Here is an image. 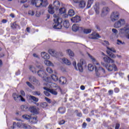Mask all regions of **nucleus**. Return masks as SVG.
Wrapping results in <instances>:
<instances>
[{
    "mask_svg": "<svg viewBox=\"0 0 129 129\" xmlns=\"http://www.w3.org/2000/svg\"><path fill=\"white\" fill-rule=\"evenodd\" d=\"M50 78H46L44 79V81L47 83H44V85H46V87H44L43 89L44 90H46L53 94V95H57L58 94L57 93V89H58V85L57 84L51 82V80H50Z\"/></svg>",
    "mask_w": 129,
    "mask_h": 129,
    "instance_id": "1",
    "label": "nucleus"
},
{
    "mask_svg": "<svg viewBox=\"0 0 129 129\" xmlns=\"http://www.w3.org/2000/svg\"><path fill=\"white\" fill-rule=\"evenodd\" d=\"M87 54L90 60H91L94 65H95V71L96 76L98 77H101V76H100V73L104 74L105 73V70H104V69L100 67V64L98 62H97V60H96L94 57L92 56V55H90L89 53Z\"/></svg>",
    "mask_w": 129,
    "mask_h": 129,
    "instance_id": "2",
    "label": "nucleus"
},
{
    "mask_svg": "<svg viewBox=\"0 0 129 129\" xmlns=\"http://www.w3.org/2000/svg\"><path fill=\"white\" fill-rule=\"evenodd\" d=\"M53 18H54L53 19L54 22L53 23V28L58 30L62 29V22H63V20L60 17L59 14L57 15L56 14L53 15Z\"/></svg>",
    "mask_w": 129,
    "mask_h": 129,
    "instance_id": "3",
    "label": "nucleus"
},
{
    "mask_svg": "<svg viewBox=\"0 0 129 129\" xmlns=\"http://www.w3.org/2000/svg\"><path fill=\"white\" fill-rule=\"evenodd\" d=\"M83 66L86 67V61L83 59H81L77 64L78 70L80 72H83Z\"/></svg>",
    "mask_w": 129,
    "mask_h": 129,
    "instance_id": "4",
    "label": "nucleus"
},
{
    "mask_svg": "<svg viewBox=\"0 0 129 129\" xmlns=\"http://www.w3.org/2000/svg\"><path fill=\"white\" fill-rule=\"evenodd\" d=\"M119 19V13L117 11L113 12L111 14L110 19L112 22H115Z\"/></svg>",
    "mask_w": 129,
    "mask_h": 129,
    "instance_id": "5",
    "label": "nucleus"
},
{
    "mask_svg": "<svg viewBox=\"0 0 129 129\" xmlns=\"http://www.w3.org/2000/svg\"><path fill=\"white\" fill-rule=\"evenodd\" d=\"M107 49H108V50H107V53L109 55V56L111 57V58H116V56H115V55L112 53V52L115 53L116 52L115 49L114 48H109V47H107Z\"/></svg>",
    "mask_w": 129,
    "mask_h": 129,
    "instance_id": "6",
    "label": "nucleus"
},
{
    "mask_svg": "<svg viewBox=\"0 0 129 129\" xmlns=\"http://www.w3.org/2000/svg\"><path fill=\"white\" fill-rule=\"evenodd\" d=\"M13 97L14 99V100H15V101H20V100H21V101H25V99L24 98V97H22V95H18V94H17L16 93H14L13 94Z\"/></svg>",
    "mask_w": 129,
    "mask_h": 129,
    "instance_id": "7",
    "label": "nucleus"
},
{
    "mask_svg": "<svg viewBox=\"0 0 129 129\" xmlns=\"http://www.w3.org/2000/svg\"><path fill=\"white\" fill-rule=\"evenodd\" d=\"M125 24V21L123 19H120L118 20L117 22H116L114 25V28L118 29V28H120V27L123 26Z\"/></svg>",
    "mask_w": 129,
    "mask_h": 129,
    "instance_id": "8",
    "label": "nucleus"
},
{
    "mask_svg": "<svg viewBox=\"0 0 129 129\" xmlns=\"http://www.w3.org/2000/svg\"><path fill=\"white\" fill-rule=\"evenodd\" d=\"M17 126L18 127H20V128H25V129H30L31 126L28 125L26 123H22L20 122H18L17 123Z\"/></svg>",
    "mask_w": 129,
    "mask_h": 129,
    "instance_id": "9",
    "label": "nucleus"
},
{
    "mask_svg": "<svg viewBox=\"0 0 129 129\" xmlns=\"http://www.w3.org/2000/svg\"><path fill=\"white\" fill-rule=\"evenodd\" d=\"M105 68L108 70V71H112V70H114V71H116L117 70V68H116V66L115 64H113L112 65L107 64L105 65Z\"/></svg>",
    "mask_w": 129,
    "mask_h": 129,
    "instance_id": "10",
    "label": "nucleus"
},
{
    "mask_svg": "<svg viewBox=\"0 0 129 129\" xmlns=\"http://www.w3.org/2000/svg\"><path fill=\"white\" fill-rule=\"evenodd\" d=\"M31 4L35 6L36 8H40V7H41L42 0H32Z\"/></svg>",
    "mask_w": 129,
    "mask_h": 129,
    "instance_id": "11",
    "label": "nucleus"
},
{
    "mask_svg": "<svg viewBox=\"0 0 129 129\" xmlns=\"http://www.w3.org/2000/svg\"><path fill=\"white\" fill-rule=\"evenodd\" d=\"M120 34H128L129 33V25H127L123 28L119 30Z\"/></svg>",
    "mask_w": 129,
    "mask_h": 129,
    "instance_id": "12",
    "label": "nucleus"
},
{
    "mask_svg": "<svg viewBox=\"0 0 129 129\" xmlns=\"http://www.w3.org/2000/svg\"><path fill=\"white\" fill-rule=\"evenodd\" d=\"M29 110L30 112L33 113V114H38V113H39V108L35 106L30 107L29 108Z\"/></svg>",
    "mask_w": 129,
    "mask_h": 129,
    "instance_id": "13",
    "label": "nucleus"
},
{
    "mask_svg": "<svg viewBox=\"0 0 129 129\" xmlns=\"http://www.w3.org/2000/svg\"><path fill=\"white\" fill-rule=\"evenodd\" d=\"M37 74L38 76L40 77H41L42 78L44 79V80H45V78H47V77H46L47 76V74L46 73H45V71L42 70H39L37 72Z\"/></svg>",
    "mask_w": 129,
    "mask_h": 129,
    "instance_id": "14",
    "label": "nucleus"
},
{
    "mask_svg": "<svg viewBox=\"0 0 129 129\" xmlns=\"http://www.w3.org/2000/svg\"><path fill=\"white\" fill-rule=\"evenodd\" d=\"M89 38L95 40L100 38V36H99V34L96 33V32H93L91 35H89Z\"/></svg>",
    "mask_w": 129,
    "mask_h": 129,
    "instance_id": "15",
    "label": "nucleus"
},
{
    "mask_svg": "<svg viewBox=\"0 0 129 129\" xmlns=\"http://www.w3.org/2000/svg\"><path fill=\"white\" fill-rule=\"evenodd\" d=\"M109 13V8L108 7H104L102 10L101 16V17H104L106 16Z\"/></svg>",
    "mask_w": 129,
    "mask_h": 129,
    "instance_id": "16",
    "label": "nucleus"
},
{
    "mask_svg": "<svg viewBox=\"0 0 129 129\" xmlns=\"http://www.w3.org/2000/svg\"><path fill=\"white\" fill-rule=\"evenodd\" d=\"M103 60L104 62H106V63H111L112 64L114 63V60H113V59L110 58L109 57L106 55L103 57Z\"/></svg>",
    "mask_w": 129,
    "mask_h": 129,
    "instance_id": "17",
    "label": "nucleus"
},
{
    "mask_svg": "<svg viewBox=\"0 0 129 129\" xmlns=\"http://www.w3.org/2000/svg\"><path fill=\"white\" fill-rule=\"evenodd\" d=\"M48 53H49L50 55L52 56V57H55V58L58 57V53L54 49H49Z\"/></svg>",
    "mask_w": 129,
    "mask_h": 129,
    "instance_id": "18",
    "label": "nucleus"
},
{
    "mask_svg": "<svg viewBox=\"0 0 129 129\" xmlns=\"http://www.w3.org/2000/svg\"><path fill=\"white\" fill-rule=\"evenodd\" d=\"M52 6L54 8L55 11H57V10H59V8H60V2L58 1H55L53 2Z\"/></svg>",
    "mask_w": 129,
    "mask_h": 129,
    "instance_id": "19",
    "label": "nucleus"
},
{
    "mask_svg": "<svg viewBox=\"0 0 129 129\" xmlns=\"http://www.w3.org/2000/svg\"><path fill=\"white\" fill-rule=\"evenodd\" d=\"M94 9L96 14L97 15H99V13H100V10L99 9V3H96L94 6Z\"/></svg>",
    "mask_w": 129,
    "mask_h": 129,
    "instance_id": "20",
    "label": "nucleus"
},
{
    "mask_svg": "<svg viewBox=\"0 0 129 129\" xmlns=\"http://www.w3.org/2000/svg\"><path fill=\"white\" fill-rule=\"evenodd\" d=\"M71 21L73 23H79L81 21V18L78 16H76L71 19Z\"/></svg>",
    "mask_w": 129,
    "mask_h": 129,
    "instance_id": "21",
    "label": "nucleus"
},
{
    "mask_svg": "<svg viewBox=\"0 0 129 129\" xmlns=\"http://www.w3.org/2000/svg\"><path fill=\"white\" fill-rule=\"evenodd\" d=\"M55 8L53 6V5H50L48 6V13L49 14H53L54 13H55Z\"/></svg>",
    "mask_w": 129,
    "mask_h": 129,
    "instance_id": "22",
    "label": "nucleus"
},
{
    "mask_svg": "<svg viewBox=\"0 0 129 129\" xmlns=\"http://www.w3.org/2000/svg\"><path fill=\"white\" fill-rule=\"evenodd\" d=\"M41 57L43 58V59H50V55H49V54L47 53L46 52H41Z\"/></svg>",
    "mask_w": 129,
    "mask_h": 129,
    "instance_id": "23",
    "label": "nucleus"
},
{
    "mask_svg": "<svg viewBox=\"0 0 129 129\" xmlns=\"http://www.w3.org/2000/svg\"><path fill=\"white\" fill-rule=\"evenodd\" d=\"M78 4H79V7L80 9H84V8H85V5H86L84 1H80Z\"/></svg>",
    "mask_w": 129,
    "mask_h": 129,
    "instance_id": "24",
    "label": "nucleus"
},
{
    "mask_svg": "<svg viewBox=\"0 0 129 129\" xmlns=\"http://www.w3.org/2000/svg\"><path fill=\"white\" fill-rule=\"evenodd\" d=\"M79 29H80V27H79V25L77 24H74L72 26V30L74 32H77L78 31H79Z\"/></svg>",
    "mask_w": 129,
    "mask_h": 129,
    "instance_id": "25",
    "label": "nucleus"
},
{
    "mask_svg": "<svg viewBox=\"0 0 129 129\" xmlns=\"http://www.w3.org/2000/svg\"><path fill=\"white\" fill-rule=\"evenodd\" d=\"M29 121L31 123H37L38 119H37L36 117H31Z\"/></svg>",
    "mask_w": 129,
    "mask_h": 129,
    "instance_id": "26",
    "label": "nucleus"
},
{
    "mask_svg": "<svg viewBox=\"0 0 129 129\" xmlns=\"http://www.w3.org/2000/svg\"><path fill=\"white\" fill-rule=\"evenodd\" d=\"M44 63L46 66H51L52 67H54V64L50 61V60H44Z\"/></svg>",
    "mask_w": 129,
    "mask_h": 129,
    "instance_id": "27",
    "label": "nucleus"
},
{
    "mask_svg": "<svg viewBox=\"0 0 129 129\" xmlns=\"http://www.w3.org/2000/svg\"><path fill=\"white\" fill-rule=\"evenodd\" d=\"M51 79V80H53V81H58V77L55 75H51L50 78V81Z\"/></svg>",
    "mask_w": 129,
    "mask_h": 129,
    "instance_id": "28",
    "label": "nucleus"
},
{
    "mask_svg": "<svg viewBox=\"0 0 129 129\" xmlns=\"http://www.w3.org/2000/svg\"><path fill=\"white\" fill-rule=\"evenodd\" d=\"M75 15V11L73 10V9H70L69 10L68 16L70 17H73Z\"/></svg>",
    "mask_w": 129,
    "mask_h": 129,
    "instance_id": "29",
    "label": "nucleus"
},
{
    "mask_svg": "<svg viewBox=\"0 0 129 129\" xmlns=\"http://www.w3.org/2000/svg\"><path fill=\"white\" fill-rule=\"evenodd\" d=\"M62 61L63 63H64V64H66L67 65H71V61L66 58H62Z\"/></svg>",
    "mask_w": 129,
    "mask_h": 129,
    "instance_id": "30",
    "label": "nucleus"
},
{
    "mask_svg": "<svg viewBox=\"0 0 129 129\" xmlns=\"http://www.w3.org/2000/svg\"><path fill=\"white\" fill-rule=\"evenodd\" d=\"M63 25L64 28H66L67 29H68V28H69V26H70V24H69V21L68 20L64 21Z\"/></svg>",
    "mask_w": 129,
    "mask_h": 129,
    "instance_id": "31",
    "label": "nucleus"
},
{
    "mask_svg": "<svg viewBox=\"0 0 129 129\" xmlns=\"http://www.w3.org/2000/svg\"><path fill=\"white\" fill-rule=\"evenodd\" d=\"M59 83H62V84H65L66 83V79L64 77H61L59 80Z\"/></svg>",
    "mask_w": 129,
    "mask_h": 129,
    "instance_id": "32",
    "label": "nucleus"
},
{
    "mask_svg": "<svg viewBox=\"0 0 129 129\" xmlns=\"http://www.w3.org/2000/svg\"><path fill=\"white\" fill-rule=\"evenodd\" d=\"M88 69L89 71H93V70H94V66L92 65V64L90 63L88 66Z\"/></svg>",
    "mask_w": 129,
    "mask_h": 129,
    "instance_id": "33",
    "label": "nucleus"
},
{
    "mask_svg": "<svg viewBox=\"0 0 129 129\" xmlns=\"http://www.w3.org/2000/svg\"><path fill=\"white\" fill-rule=\"evenodd\" d=\"M48 1L47 0H41V7H47Z\"/></svg>",
    "mask_w": 129,
    "mask_h": 129,
    "instance_id": "34",
    "label": "nucleus"
},
{
    "mask_svg": "<svg viewBox=\"0 0 129 129\" xmlns=\"http://www.w3.org/2000/svg\"><path fill=\"white\" fill-rule=\"evenodd\" d=\"M59 11V15H62L66 13V9H65V8H60Z\"/></svg>",
    "mask_w": 129,
    "mask_h": 129,
    "instance_id": "35",
    "label": "nucleus"
},
{
    "mask_svg": "<svg viewBox=\"0 0 129 129\" xmlns=\"http://www.w3.org/2000/svg\"><path fill=\"white\" fill-rule=\"evenodd\" d=\"M93 4V0H88V4L87 5V9H89L90 8H91V6Z\"/></svg>",
    "mask_w": 129,
    "mask_h": 129,
    "instance_id": "36",
    "label": "nucleus"
},
{
    "mask_svg": "<svg viewBox=\"0 0 129 129\" xmlns=\"http://www.w3.org/2000/svg\"><path fill=\"white\" fill-rule=\"evenodd\" d=\"M29 81L31 82H36V83H38V81L33 76H31L29 78Z\"/></svg>",
    "mask_w": 129,
    "mask_h": 129,
    "instance_id": "37",
    "label": "nucleus"
},
{
    "mask_svg": "<svg viewBox=\"0 0 129 129\" xmlns=\"http://www.w3.org/2000/svg\"><path fill=\"white\" fill-rule=\"evenodd\" d=\"M29 69L32 73H37V70H36V69L34 66H30Z\"/></svg>",
    "mask_w": 129,
    "mask_h": 129,
    "instance_id": "38",
    "label": "nucleus"
},
{
    "mask_svg": "<svg viewBox=\"0 0 129 129\" xmlns=\"http://www.w3.org/2000/svg\"><path fill=\"white\" fill-rule=\"evenodd\" d=\"M29 97L32 99V100H33V101H35V102H38V101H39V99L34 96L30 95L29 96Z\"/></svg>",
    "mask_w": 129,
    "mask_h": 129,
    "instance_id": "39",
    "label": "nucleus"
},
{
    "mask_svg": "<svg viewBox=\"0 0 129 129\" xmlns=\"http://www.w3.org/2000/svg\"><path fill=\"white\" fill-rule=\"evenodd\" d=\"M67 53L71 57H73V56H74V53H73V52L70 49H67Z\"/></svg>",
    "mask_w": 129,
    "mask_h": 129,
    "instance_id": "40",
    "label": "nucleus"
},
{
    "mask_svg": "<svg viewBox=\"0 0 129 129\" xmlns=\"http://www.w3.org/2000/svg\"><path fill=\"white\" fill-rule=\"evenodd\" d=\"M21 108L22 110V111H27V110H28V107L27 106L22 105L21 106Z\"/></svg>",
    "mask_w": 129,
    "mask_h": 129,
    "instance_id": "41",
    "label": "nucleus"
},
{
    "mask_svg": "<svg viewBox=\"0 0 129 129\" xmlns=\"http://www.w3.org/2000/svg\"><path fill=\"white\" fill-rule=\"evenodd\" d=\"M22 117L24 119H27V120L29 119V120H30V119L31 118V115L25 114V115H22Z\"/></svg>",
    "mask_w": 129,
    "mask_h": 129,
    "instance_id": "42",
    "label": "nucleus"
},
{
    "mask_svg": "<svg viewBox=\"0 0 129 129\" xmlns=\"http://www.w3.org/2000/svg\"><path fill=\"white\" fill-rule=\"evenodd\" d=\"M83 32L85 34H89L91 33V29H84Z\"/></svg>",
    "mask_w": 129,
    "mask_h": 129,
    "instance_id": "43",
    "label": "nucleus"
},
{
    "mask_svg": "<svg viewBox=\"0 0 129 129\" xmlns=\"http://www.w3.org/2000/svg\"><path fill=\"white\" fill-rule=\"evenodd\" d=\"M26 84L32 89H34L35 88L34 87V86H33V85H32V84H31L30 82H27Z\"/></svg>",
    "mask_w": 129,
    "mask_h": 129,
    "instance_id": "44",
    "label": "nucleus"
},
{
    "mask_svg": "<svg viewBox=\"0 0 129 129\" xmlns=\"http://www.w3.org/2000/svg\"><path fill=\"white\" fill-rule=\"evenodd\" d=\"M41 107H43V108H45V107H47L48 106V104H47L46 102L42 103L40 104Z\"/></svg>",
    "mask_w": 129,
    "mask_h": 129,
    "instance_id": "45",
    "label": "nucleus"
},
{
    "mask_svg": "<svg viewBox=\"0 0 129 129\" xmlns=\"http://www.w3.org/2000/svg\"><path fill=\"white\" fill-rule=\"evenodd\" d=\"M46 71L47 72H48V73H49L50 74L53 73V70L50 68H47Z\"/></svg>",
    "mask_w": 129,
    "mask_h": 129,
    "instance_id": "46",
    "label": "nucleus"
},
{
    "mask_svg": "<svg viewBox=\"0 0 129 129\" xmlns=\"http://www.w3.org/2000/svg\"><path fill=\"white\" fill-rule=\"evenodd\" d=\"M33 95H38V96L40 95L41 93L39 91L33 92Z\"/></svg>",
    "mask_w": 129,
    "mask_h": 129,
    "instance_id": "47",
    "label": "nucleus"
},
{
    "mask_svg": "<svg viewBox=\"0 0 129 129\" xmlns=\"http://www.w3.org/2000/svg\"><path fill=\"white\" fill-rule=\"evenodd\" d=\"M73 65L74 67V68L77 71H78V69H77V66H76V61H74L73 62Z\"/></svg>",
    "mask_w": 129,
    "mask_h": 129,
    "instance_id": "48",
    "label": "nucleus"
},
{
    "mask_svg": "<svg viewBox=\"0 0 129 129\" xmlns=\"http://www.w3.org/2000/svg\"><path fill=\"white\" fill-rule=\"evenodd\" d=\"M50 92L46 90L44 91V93L45 94V95H46V96H50V93H49Z\"/></svg>",
    "mask_w": 129,
    "mask_h": 129,
    "instance_id": "49",
    "label": "nucleus"
},
{
    "mask_svg": "<svg viewBox=\"0 0 129 129\" xmlns=\"http://www.w3.org/2000/svg\"><path fill=\"white\" fill-rule=\"evenodd\" d=\"M20 95H21L22 97H24V96H26V94L25 93V92L23 90H21L20 91Z\"/></svg>",
    "mask_w": 129,
    "mask_h": 129,
    "instance_id": "50",
    "label": "nucleus"
},
{
    "mask_svg": "<svg viewBox=\"0 0 129 129\" xmlns=\"http://www.w3.org/2000/svg\"><path fill=\"white\" fill-rule=\"evenodd\" d=\"M63 110H64V109L62 108H59L58 109V111H59V113H61V114L65 112L64 111L62 112Z\"/></svg>",
    "mask_w": 129,
    "mask_h": 129,
    "instance_id": "51",
    "label": "nucleus"
},
{
    "mask_svg": "<svg viewBox=\"0 0 129 129\" xmlns=\"http://www.w3.org/2000/svg\"><path fill=\"white\" fill-rule=\"evenodd\" d=\"M29 15H30L31 16H34L35 15V12L33 11H29L28 12Z\"/></svg>",
    "mask_w": 129,
    "mask_h": 129,
    "instance_id": "52",
    "label": "nucleus"
},
{
    "mask_svg": "<svg viewBox=\"0 0 129 129\" xmlns=\"http://www.w3.org/2000/svg\"><path fill=\"white\" fill-rule=\"evenodd\" d=\"M36 67L38 68V69H43V66L40 63H38V65L36 66Z\"/></svg>",
    "mask_w": 129,
    "mask_h": 129,
    "instance_id": "53",
    "label": "nucleus"
},
{
    "mask_svg": "<svg viewBox=\"0 0 129 129\" xmlns=\"http://www.w3.org/2000/svg\"><path fill=\"white\" fill-rule=\"evenodd\" d=\"M45 100H46V101H47V102H48V103H51V99L47 97H45Z\"/></svg>",
    "mask_w": 129,
    "mask_h": 129,
    "instance_id": "54",
    "label": "nucleus"
},
{
    "mask_svg": "<svg viewBox=\"0 0 129 129\" xmlns=\"http://www.w3.org/2000/svg\"><path fill=\"white\" fill-rule=\"evenodd\" d=\"M112 32H113V33H114V34H117L118 32H117V30L113 28L112 29Z\"/></svg>",
    "mask_w": 129,
    "mask_h": 129,
    "instance_id": "55",
    "label": "nucleus"
},
{
    "mask_svg": "<svg viewBox=\"0 0 129 129\" xmlns=\"http://www.w3.org/2000/svg\"><path fill=\"white\" fill-rule=\"evenodd\" d=\"M74 3H75L76 4H78L80 2H82L83 0H73Z\"/></svg>",
    "mask_w": 129,
    "mask_h": 129,
    "instance_id": "56",
    "label": "nucleus"
},
{
    "mask_svg": "<svg viewBox=\"0 0 129 129\" xmlns=\"http://www.w3.org/2000/svg\"><path fill=\"white\" fill-rule=\"evenodd\" d=\"M103 44L104 45H109V43L108 42V41L106 40L104 41V42H103Z\"/></svg>",
    "mask_w": 129,
    "mask_h": 129,
    "instance_id": "57",
    "label": "nucleus"
},
{
    "mask_svg": "<svg viewBox=\"0 0 129 129\" xmlns=\"http://www.w3.org/2000/svg\"><path fill=\"white\" fill-rule=\"evenodd\" d=\"M117 44L118 45H121V44H122V42L121 41L119 40H117Z\"/></svg>",
    "mask_w": 129,
    "mask_h": 129,
    "instance_id": "58",
    "label": "nucleus"
},
{
    "mask_svg": "<svg viewBox=\"0 0 129 129\" xmlns=\"http://www.w3.org/2000/svg\"><path fill=\"white\" fill-rule=\"evenodd\" d=\"M65 123V121L63 120H62L59 122V124H64Z\"/></svg>",
    "mask_w": 129,
    "mask_h": 129,
    "instance_id": "59",
    "label": "nucleus"
},
{
    "mask_svg": "<svg viewBox=\"0 0 129 129\" xmlns=\"http://www.w3.org/2000/svg\"><path fill=\"white\" fill-rule=\"evenodd\" d=\"M114 91L115 92H116V93H117V92H119V89L116 88L114 89Z\"/></svg>",
    "mask_w": 129,
    "mask_h": 129,
    "instance_id": "60",
    "label": "nucleus"
},
{
    "mask_svg": "<svg viewBox=\"0 0 129 129\" xmlns=\"http://www.w3.org/2000/svg\"><path fill=\"white\" fill-rule=\"evenodd\" d=\"M119 126H120L119 123H117L115 126V129L119 128Z\"/></svg>",
    "mask_w": 129,
    "mask_h": 129,
    "instance_id": "61",
    "label": "nucleus"
},
{
    "mask_svg": "<svg viewBox=\"0 0 129 129\" xmlns=\"http://www.w3.org/2000/svg\"><path fill=\"white\" fill-rule=\"evenodd\" d=\"M16 124H17V123H16V122H13V126H11V128H13V129H14V128H15V125H16Z\"/></svg>",
    "mask_w": 129,
    "mask_h": 129,
    "instance_id": "62",
    "label": "nucleus"
},
{
    "mask_svg": "<svg viewBox=\"0 0 129 129\" xmlns=\"http://www.w3.org/2000/svg\"><path fill=\"white\" fill-rule=\"evenodd\" d=\"M87 124H86V123H85V122H84L83 123V127H84V128H85V127H86V125H87Z\"/></svg>",
    "mask_w": 129,
    "mask_h": 129,
    "instance_id": "63",
    "label": "nucleus"
},
{
    "mask_svg": "<svg viewBox=\"0 0 129 129\" xmlns=\"http://www.w3.org/2000/svg\"><path fill=\"white\" fill-rule=\"evenodd\" d=\"M81 90H84V89H85V87H84V86H81Z\"/></svg>",
    "mask_w": 129,
    "mask_h": 129,
    "instance_id": "64",
    "label": "nucleus"
}]
</instances>
